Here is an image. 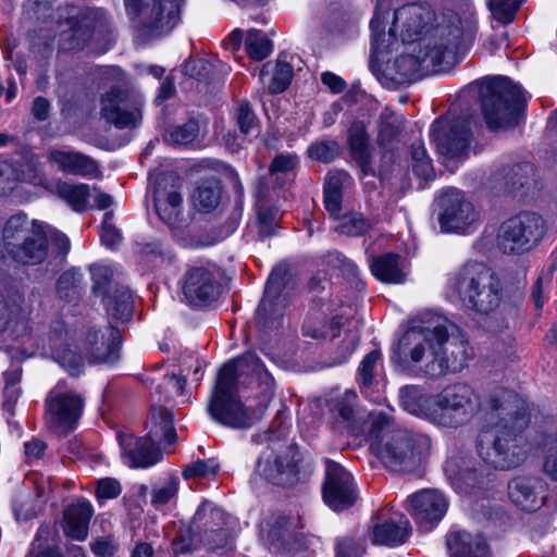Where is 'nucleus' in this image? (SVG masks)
Wrapping results in <instances>:
<instances>
[{"label":"nucleus","mask_w":557,"mask_h":557,"mask_svg":"<svg viewBox=\"0 0 557 557\" xmlns=\"http://www.w3.org/2000/svg\"><path fill=\"white\" fill-rule=\"evenodd\" d=\"M393 360L440 377L460 372L469 358L468 341L446 317L426 312L411 322L393 349Z\"/></svg>","instance_id":"obj_1"},{"label":"nucleus","mask_w":557,"mask_h":557,"mask_svg":"<svg viewBox=\"0 0 557 557\" xmlns=\"http://www.w3.org/2000/svg\"><path fill=\"white\" fill-rule=\"evenodd\" d=\"M239 384H255L267 400L274 395L273 375L255 352H247L226 362L220 369L208 403V413L224 426L248 429L260 420L261 412L242 404L236 395Z\"/></svg>","instance_id":"obj_2"},{"label":"nucleus","mask_w":557,"mask_h":557,"mask_svg":"<svg viewBox=\"0 0 557 557\" xmlns=\"http://www.w3.org/2000/svg\"><path fill=\"white\" fill-rule=\"evenodd\" d=\"M476 22L472 15L453 17L448 24L424 37L411 53L398 55L394 69L400 81L449 71L457 62L459 52H465L474 41Z\"/></svg>","instance_id":"obj_3"},{"label":"nucleus","mask_w":557,"mask_h":557,"mask_svg":"<svg viewBox=\"0 0 557 557\" xmlns=\"http://www.w3.org/2000/svg\"><path fill=\"white\" fill-rule=\"evenodd\" d=\"M510 397L511 393L503 388H497L488 395L486 408L491 410L492 416L496 412L499 420L482 428L476 438L480 458L499 470L516 468L527 457L522 431L529 424V417L523 410H509Z\"/></svg>","instance_id":"obj_4"},{"label":"nucleus","mask_w":557,"mask_h":557,"mask_svg":"<svg viewBox=\"0 0 557 557\" xmlns=\"http://www.w3.org/2000/svg\"><path fill=\"white\" fill-rule=\"evenodd\" d=\"M370 450L391 472L417 470L430 451V438L406 430L394 429L388 418L379 413L372 418L369 431Z\"/></svg>","instance_id":"obj_5"},{"label":"nucleus","mask_w":557,"mask_h":557,"mask_svg":"<svg viewBox=\"0 0 557 557\" xmlns=\"http://www.w3.org/2000/svg\"><path fill=\"white\" fill-rule=\"evenodd\" d=\"M448 288L463 307L481 315L494 313L506 297L500 277L481 261H468L451 273Z\"/></svg>","instance_id":"obj_6"},{"label":"nucleus","mask_w":557,"mask_h":557,"mask_svg":"<svg viewBox=\"0 0 557 557\" xmlns=\"http://www.w3.org/2000/svg\"><path fill=\"white\" fill-rule=\"evenodd\" d=\"M481 108L488 128H508L519 123L527 98L508 77L495 76L480 83Z\"/></svg>","instance_id":"obj_7"},{"label":"nucleus","mask_w":557,"mask_h":557,"mask_svg":"<svg viewBox=\"0 0 557 557\" xmlns=\"http://www.w3.org/2000/svg\"><path fill=\"white\" fill-rule=\"evenodd\" d=\"M3 247L15 262L25 265L40 264L49 253L48 237L42 224L29 220L25 213L14 214L5 222Z\"/></svg>","instance_id":"obj_8"},{"label":"nucleus","mask_w":557,"mask_h":557,"mask_svg":"<svg viewBox=\"0 0 557 557\" xmlns=\"http://www.w3.org/2000/svg\"><path fill=\"white\" fill-rule=\"evenodd\" d=\"M185 0H124L126 15L144 38L171 33L181 21Z\"/></svg>","instance_id":"obj_9"},{"label":"nucleus","mask_w":557,"mask_h":557,"mask_svg":"<svg viewBox=\"0 0 557 557\" xmlns=\"http://www.w3.org/2000/svg\"><path fill=\"white\" fill-rule=\"evenodd\" d=\"M547 230V222L541 214L523 211L500 224L496 245L506 255L529 252L542 242Z\"/></svg>","instance_id":"obj_10"},{"label":"nucleus","mask_w":557,"mask_h":557,"mask_svg":"<svg viewBox=\"0 0 557 557\" xmlns=\"http://www.w3.org/2000/svg\"><path fill=\"white\" fill-rule=\"evenodd\" d=\"M431 422L445 428L467 423L480 408L479 396L467 383H454L433 395Z\"/></svg>","instance_id":"obj_11"},{"label":"nucleus","mask_w":557,"mask_h":557,"mask_svg":"<svg viewBox=\"0 0 557 557\" xmlns=\"http://www.w3.org/2000/svg\"><path fill=\"white\" fill-rule=\"evenodd\" d=\"M473 125L474 116L471 114L436 119L432 124L431 139L437 152L449 159L467 158L473 140Z\"/></svg>","instance_id":"obj_12"},{"label":"nucleus","mask_w":557,"mask_h":557,"mask_svg":"<svg viewBox=\"0 0 557 557\" xmlns=\"http://www.w3.org/2000/svg\"><path fill=\"white\" fill-rule=\"evenodd\" d=\"M288 283L287 268L275 267L268 278L264 296L257 309L256 323L259 330L267 333L283 325L284 312L288 305Z\"/></svg>","instance_id":"obj_13"},{"label":"nucleus","mask_w":557,"mask_h":557,"mask_svg":"<svg viewBox=\"0 0 557 557\" xmlns=\"http://www.w3.org/2000/svg\"><path fill=\"white\" fill-rule=\"evenodd\" d=\"M84 397L60 385L52 388L45 400V421L49 430L65 435L72 432L83 414Z\"/></svg>","instance_id":"obj_14"},{"label":"nucleus","mask_w":557,"mask_h":557,"mask_svg":"<svg viewBox=\"0 0 557 557\" xmlns=\"http://www.w3.org/2000/svg\"><path fill=\"white\" fill-rule=\"evenodd\" d=\"M453 17H460L457 14H449L443 18L441 24L433 26L435 13L429 4L409 3L395 11L393 26L389 35L393 36L397 28H400V37L404 42H413L424 37L434 35L436 29L449 23Z\"/></svg>","instance_id":"obj_15"},{"label":"nucleus","mask_w":557,"mask_h":557,"mask_svg":"<svg viewBox=\"0 0 557 557\" xmlns=\"http://www.w3.org/2000/svg\"><path fill=\"white\" fill-rule=\"evenodd\" d=\"M300 455L295 444L282 449L269 446L258 458L255 473L278 486L294 485L298 481Z\"/></svg>","instance_id":"obj_16"},{"label":"nucleus","mask_w":557,"mask_h":557,"mask_svg":"<svg viewBox=\"0 0 557 557\" xmlns=\"http://www.w3.org/2000/svg\"><path fill=\"white\" fill-rule=\"evenodd\" d=\"M226 517L224 511L212 502L205 500L198 507L190 522V532L198 539L199 544L215 550L228 543V531L224 528Z\"/></svg>","instance_id":"obj_17"},{"label":"nucleus","mask_w":557,"mask_h":557,"mask_svg":"<svg viewBox=\"0 0 557 557\" xmlns=\"http://www.w3.org/2000/svg\"><path fill=\"white\" fill-rule=\"evenodd\" d=\"M141 99L128 89L113 87L101 99V115L117 128L136 127L141 120Z\"/></svg>","instance_id":"obj_18"},{"label":"nucleus","mask_w":557,"mask_h":557,"mask_svg":"<svg viewBox=\"0 0 557 557\" xmlns=\"http://www.w3.org/2000/svg\"><path fill=\"white\" fill-rule=\"evenodd\" d=\"M438 223L444 233L466 231L476 220V211L461 190L447 188L437 197Z\"/></svg>","instance_id":"obj_19"},{"label":"nucleus","mask_w":557,"mask_h":557,"mask_svg":"<svg viewBox=\"0 0 557 557\" xmlns=\"http://www.w3.org/2000/svg\"><path fill=\"white\" fill-rule=\"evenodd\" d=\"M67 30L61 34V42L64 49H83L96 30H101L109 25L108 14L102 9L86 8L66 20Z\"/></svg>","instance_id":"obj_20"},{"label":"nucleus","mask_w":557,"mask_h":557,"mask_svg":"<svg viewBox=\"0 0 557 557\" xmlns=\"http://www.w3.org/2000/svg\"><path fill=\"white\" fill-rule=\"evenodd\" d=\"M181 288L186 302L193 307H206L221 294V283L215 273L206 267H191L181 278Z\"/></svg>","instance_id":"obj_21"},{"label":"nucleus","mask_w":557,"mask_h":557,"mask_svg":"<svg viewBox=\"0 0 557 557\" xmlns=\"http://www.w3.org/2000/svg\"><path fill=\"white\" fill-rule=\"evenodd\" d=\"M322 494L325 504L335 511L351 507L358 497L351 474L332 460L326 461Z\"/></svg>","instance_id":"obj_22"},{"label":"nucleus","mask_w":557,"mask_h":557,"mask_svg":"<svg viewBox=\"0 0 557 557\" xmlns=\"http://www.w3.org/2000/svg\"><path fill=\"white\" fill-rule=\"evenodd\" d=\"M175 182L168 176L158 180L153 194L154 210L170 228H183L188 225V216L184 213L183 198Z\"/></svg>","instance_id":"obj_23"},{"label":"nucleus","mask_w":557,"mask_h":557,"mask_svg":"<svg viewBox=\"0 0 557 557\" xmlns=\"http://www.w3.org/2000/svg\"><path fill=\"white\" fill-rule=\"evenodd\" d=\"M24 296L18 292L0 293V342L15 341L28 333Z\"/></svg>","instance_id":"obj_24"},{"label":"nucleus","mask_w":557,"mask_h":557,"mask_svg":"<svg viewBox=\"0 0 557 557\" xmlns=\"http://www.w3.org/2000/svg\"><path fill=\"white\" fill-rule=\"evenodd\" d=\"M510 502L523 511L539 510L547 499V485L535 475H517L507 485Z\"/></svg>","instance_id":"obj_25"},{"label":"nucleus","mask_w":557,"mask_h":557,"mask_svg":"<svg viewBox=\"0 0 557 557\" xmlns=\"http://www.w3.org/2000/svg\"><path fill=\"white\" fill-rule=\"evenodd\" d=\"M411 515L419 527L431 530L445 515L447 500L435 490H424L409 497Z\"/></svg>","instance_id":"obj_26"},{"label":"nucleus","mask_w":557,"mask_h":557,"mask_svg":"<svg viewBox=\"0 0 557 557\" xmlns=\"http://www.w3.org/2000/svg\"><path fill=\"white\" fill-rule=\"evenodd\" d=\"M119 442L124 458L128 459L131 467L148 468L162 458L157 444L145 437H135L132 434H120Z\"/></svg>","instance_id":"obj_27"},{"label":"nucleus","mask_w":557,"mask_h":557,"mask_svg":"<svg viewBox=\"0 0 557 557\" xmlns=\"http://www.w3.org/2000/svg\"><path fill=\"white\" fill-rule=\"evenodd\" d=\"M107 332V336L98 331L88 333V360L90 363L112 364L120 359L121 332L114 326H109Z\"/></svg>","instance_id":"obj_28"},{"label":"nucleus","mask_w":557,"mask_h":557,"mask_svg":"<svg viewBox=\"0 0 557 557\" xmlns=\"http://www.w3.org/2000/svg\"><path fill=\"white\" fill-rule=\"evenodd\" d=\"M47 160L66 174L84 177L99 174L97 162L79 151L52 149Z\"/></svg>","instance_id":"obj_29"},{"label":"nucleus","mask_w":557,"mask_h":557,"mask_svg":"<svg viewBox=\"0 0 557 557\" xmlns=\"http://www.w3.org/2000/svg\"><path fill=\"white\" fill-rule=\"evenodd\" d=\"M347 143L352 160L358 164L364 175H374L375 170L371 161L370 137L362 121H354L347 132Z\"/></svg>","instance_id":"obj_30"},{"label":"nucleus","mask_w":557,"mask_h":557,"mask_svg":"<svg viewBox=\"0 0 557 557\" xmlns=\"http://www.w3.org/2000/svg\"><path fill=\"white\" fill-rule=\"evenodd\" d=\"M446 546L450 557H488L490 547L480 534L467 531H454L446 537Z\"/></svg>","instance_id":"obj_31"},{"label":"nucleus","mask_w":557,"mask_h":557,"mask_svg":"<svg viewBox=\"0 0 557 557\" xmlns=\"http://www.w3.org/2000/svg\"><path fill=\"white\" fill-rule=\"evenodd\" d=\"M411 534L409 520L399 516L397 519H387L372 527L371 541L373 544L398 546L404 544Z\"/></svg>","instance_id":"obj_32"},{"label":"nucleus","mask_w":557,"mask_h":557,"mask_svg":"<svg viewBox=\"0 0 557 557\" xmlns=\"http://www.w3.org/2000/svg\"><path fill=\"white\" fill-rule=\"evenodd\" d=\"M505 190L513 196H525L535 185V168L530 162H521L504 169Z\"/></svg>","instance_id":"obj_33"},{"label":"nucleus","mask_w":557,"mask_h":557,"mask_svg":"<svg viewBox=\"0 0 557 557\" xmlns=\"http://www.w3.org/2000/svg\"><path fill=\"white\" fill-rule=\"evenodd\" d=\"M92 516V507L87 502H78L64 510L63 531L77 541H84L88 533V523Z\"/></svg>","instance_id":"obj_34"},{"label":"nucleus","mask_w":557,"mask_h":557,"mask_svg":"<svg viewBox=\"0 0 557 557\" xmlns=\"http://www.w3.org/2000/svg\"><path fill=\"white\" fill-rule=\"evenodd\" d=\"M146 437L158 446L162 443L171 445L176 442L173 417L169 410L162 407L152 408Z\"/></svg>","instance_id":"obj_35"},{"label":"nucleus","mask_w":557,"mask_h":557,"mask_svg":"<svg viewBox=\"0 0 557 557\" xmlns=\"http://www.w3.org/2000/svg\"><path fill=\"white\" fill-rule=\"evenodd\" d=\"M108 314L119 321L125 322L133 314V298L126 286L116 285L102 297Z\"/></svg>","instance_id":"obj_36"},{"label":"nucleus","mask_w":557,"mask_h":557,"mask_svg":"<svg viewBox=\"0 0 557 557\" xmlns=\"http://www.w3.org/2000/svg\"><path fill=\"white\" fill-rule=\"evenodd\" d=\"M372 274L380 281L389 284H400L405 281V273L399 267V256L388 252L374 257L370 263Z\"/></svg>","instance_id":"obj_37"},{"label":"nucleus","mask_w":557,"mask_h":557,"mask_svg":"<svg viewBox=\"0 0 557 557\" xmlns=\"http://www.w3.org/2000/svg\"><path fill=\"white\" fill-rule=\"evenodd\" d=\"M399 396L405 410L431 421L430 412L434 409L433 395H425L416 386H405L400 389Z\"/></svg>","instance_id":"obj_38"},{"label":"nucleus","mask_w":557,"mask_h":557,"mask_svg":"<svg viewBox=\"0 0 557 557\" xmlns=\"http://www.w3.org/2000/svg\"><path fill=\"white\" fill-rule=\"evenodd\" d=\"M55 194L73 210L83 212L87 209L90 197V187L83 183L70 184L66 182H58L55 185Z\"/></svg>","instance_id":"obj_39"},{"label":"nucleus","mask_w":557,"mask_h":557,"mask_svg":"<svg viewBox=\"0 0 557 557\" xmlns=\"http://www.w3.org/2000/svg\"><path fill=\"white\" fill-rule=\"evenodd\" d=\"M271 74L269 83V91L271 94L283 92L290 84L293 77V69L285 61H277L275 64L265 63L260 71V79L263 81L265 75Z\"/></svg>","instance_id":"obj_40"},{"label":"nucleus","mask_w":557,"mask_h":557,"mask_svg":"<svg viewBox=\"0 0 557 557\" xmlns=\"http://www.w3.org/2000/svg\"><path fill=\"white\" fill-rule=\"evenodd\" d=\"M221 199V188L215 180H207L198 185L193 200L197 210L211 211L218 207Z\"/></svg>","instance_id":"obj_41"},{"label":"nucleus","mask_w":557,"mask_h":557,"mask_svg":"<svg viewBox=\"0 0 557 557\" xmlns=\"http://www.w3.org/2000/svg\"><path fill=\"white\" fill-rule=\"evenodd\" d=\"M83 275L72 269L63 272L57 281V294L61 299L75 301L81 296L79 284Z\"/></svg>","instance_id":"obj_42"},{"label":"nucleus","mask_w":557,"mask_h":557,"mask_svg":"<svg viewBox=\"0 0 557 557\" xmlns=\"http://www.w3.org/2000/svg\"><path fill=\"white\" fill-rule=\"evenodd\" d=\"M245 47L248 55L256 61L265 59L272 51V42L257 29H250L246 35Z\"/></svg>","instance_id":"obj_43"},{"label":"nucleus","mask_w":557,"mask_h":557,"mask_svg":"<svg viewBox=\"0 0 557 557\" xmlns=\"http://www.w3.org/2000/svg\"><path fill=\"white\" fill-rule=\"evenodd\" d=\"M198 134L199 124L191 119L183 125L171 126L164 135V140L171 145H188L198 137Z\"/></svg>","instance_id":"obj_44"},{"label":"nucleus","mask_w":557,"mask_h":557,"mask_svg":"<svg viewBox=\"0 0 557 557\" xmlns=\"http://www.w3.org/2000/svg\"><path fill=\"white\" fill-rule=\"evenodd\" d=\"M17 169L18 181L27 182L33 185H40L44 182V175L40 169V162L36 154L26 152L22 162L14 163Z\"/></svg>","instance_id":"obj_45"},{"label":"nucleus","mask_w":557,"mask_h":557,"mask_svg":"<svg viewBox=\"0 0 557 557\" xmlns=\"http://www.w3.org/2000/svg\"><path fill=\"white\" fill-rule=\"evenodd\" d=\"M410 151L413 173L422 180H433V165L424 146L421 143H413Z\"/></svg>","instance_id":"obj_46"},{"label":"nucleus","mask_w":557,"mask_h":557,"mask_svg":"<svg viewBox=\"0 0 557 557\" xmlns=\"http://www.w3.org/2000/svg\"><path fill=\"white\" fill-rule=\"evenodd\" d=\"M235 119L242 134L245 136L258 135L259 123L249 102L242 101L238 103L235 111Z\"/></svg>","instance_id":"obj_47"},{"label":"nucleus","mask_w":557,"mask_h":557,"mask_svg":"<svg viewBox=\"0 0 557 557\" xmlns=\"http://www.w3.org/2000/svg\"><path fill=\"white\" fill-rule=\"evenodd\" d=\"M52 355L54 360L64 368L71 375H78L84 367L83 358L69 347L57 348L53 346Z\"/></svg>","instance_id":"obj_48"},{"label":"nucleus","mask_w":557,"mask_h":557,"mask_svg":"<svg viewBox=\"0 0 557 557\" xmlns=\"http://www.w3.org/2000/svg\"><path fill=\"white\" fill-rule=\"evenodd\" d=\"M91 280L94 282L92 293L97 296L103 297L111 289V281L113 271L110 267L103 264H92L89 268Z\"/></svg>","instance_id":"obj_49"},{"label":"nucleus","mask_w":557,"mask_h":557,"mask_svg":"<svg viewBox=\"0 0 557 557\" xmlns=\"http://www.w3.org/2000/svg\"><path fill=\"white\" fill-rule=\"evenodd\" d=\"M311 159L329 163L334 161L341 153V146L336 140H321L312 144L308 148Z\"/></svg>","instance_id":"obj_50"},{"label":"nucleus","mask_w":557,"mask_h":557,"mask_svg":"<svg viewBox=\"0 0 557 557\" xmlns=\"http://www.w3.org/2000/svg\"><path fill=\"white\" fill-rule=\"evenodd\" d=\"M220 470L215 459L197 460L187 465L183 470V476L189 479L213 478Z\"/></svg>","instance_id":"obj_51"},{"label":"nucleus","mask_w":557,"mask_h":557,"mask_svg":"<svg viewBox=\"0 0 557 557\" xmlns=\"http://www.w3.org/2000/svg\"><path fill=\"white\" fill-rule=\"evenodd\" d=\"M178 484L176 478H169L161 484L154 485L151 491V504L160 507L170 503L177 495Z\"/></svg>","instance_id":"obj_52"},{"label":"nucleus","mask_w":557,"mask_h":557,"mask_svg":"<svg viewBox=\"0 0 557 557\" xmlns=\"http://www.w3.org/2000/svg\"><path fill=\"white\" fill-rule=\"evenodd\" d=\"M370 223L361 214L351 213L344 215L336 230L347 236H360L368 232Z\"/></svg>","instance_id":"obj_53"},{"label":"nucleus","mask_w":557,"mask_h":557,"mask_svg":"<svg viewBox=\"0 0 557 557\" xmlns=\"http://www.w3.org/2000/svg\"><path fill=\"white\" fill-rule=\"evenodd\" d=\"M524 0H490L493 16L503 24L512 22L516 12Z\"/></svg>","instance_id":"obj_54"},{"label":"nucleus","mask_w":557,"mask_h":557,"mask_svg":"<svg viewBox=\"0 0 557 557\" xmlns=\"http://www.w3.org/2000/svg\"><path fill=\"white\" fill-rule=\"evenodd\" d=\"M364 552V545L360 540L349 535L336 540L335 557H362Z\"/></svg>","instance_id":"obj_55"},{"label":"nucleus","mask_w":557,"mask_h":557,"mask_svg":"<svg viewBox=\"0 0 557 557\" xmlns=\"http://www.w3.org/2000/svg\"><path fill=\"white\" fill-rule=\"evenodd\" d=\"M23 15L27 21L45 22L51 16V4L49 0H26Z\"/></svg>","instance_id":"obj_56"},{"label":"nucleus","mask_w":557,"mask_h":557,"mask_svg":"<svg viewBox=\"0 0 557 557\" xmlns=\"http://www.w3.org/2000/svg\"><path fill=\"white\" fill-rule=\"evenodd\" d=\"M399 133V120L389 111L382 112L379 124V140L389 141Z\"/></svg>","instance_id":"obj_57"},{"label":"nucleus","mask_w":557,"mask_h":557,"mask_svg":"<svg viewBox=\"0 0 557 557\" xmlns=\"http://www.w3.org/2000/svg\"><path fill=\"white\" fill-rule=\"evenodd\" d=\"M381 359V351L375 349L370 351L361 361L359 371H358V381L364 385H371L374 377V369Z\"/></svg>","instance_id":"obj_58"},{"label":"nucleus","mask_w":557,"mask_h":557,"mask_svg":"<svg viewBox=\"0 0 557 557\" xmlns=\"http://www.w3.org/2000/svg\"><path fill=\"white\" fill-rule=\"evenodd\" d=\"M113 212L104 213L102 226L100 231V238L104 246L108 248H115L122 240V235L119 230L111 223Z\"/></svg>","instance_id":"obj_59"},{"label":"nucleus","mask_w":557,"mask_h":557,"mask_svg":"<svg viewBox=\"0 0 557 557\" xmlns=\"http://www.w3.org/2000/svg\"><path fill=\"white\" fill-rule=\"evenodd\" d=\"M18 181L17 169L13 162H0V196H7Z\"/></svg>","instance_id":"obj_60"},{"label":"nucleus","mask_w":557,"mask_h":557,"mask_svg":"<svg viewBox=\"0 0 557 557\" xmlns=\"http://www.w3.org/2000/svg\"><path fill=\"white\" fill-rule=\"evenodd\" d=\"M278 211L275 208H260L258 212L259 233L263 236L274 234Z\"/></svg>","instance_id":"obj_61"},{"label":"nucleus","mask_w":557,"mask_h":557,"mask_svg":"<svg viewBox=\"0 0 557 557\" xmlns=\"http://www.w3.org/2000/svg\"><path fill=\"white\" fill-rule=\"evenodd\" d=\"M211 71V63L203 59L190 60L184 65L185 74L197 81L207 79L210 76Z\"/></svg>","instance_id":"obj_62"},{"label":"nucleus","mask_w":557,"mask_h":557,"mask_svg":"<svg viewBox=\"0 0 557 557\" xmlns=\"http://www.w3.org/2000/svg\"><path fill=\"white\" fill-rule=\"evenodd\" d=\"M349 181L350 176L345 171L337 170L330 172L324 184V191L343 194V188Z\"/></svg>","instance_id":"obj_63"},{"label":"nucleus","mask_w":557,"mask_h":557,"mask_svg":"<svg viewBox=\"0 0 557 557\" xmlns=\"http://www.w3.org/2000/svg\"><path fill=\"white\" fill-rule=\"evenodd\" d=\"M195 544H199L197 537L190 532V527L186 531H181L172 542V549L174 554L188 553Z\"/></svg>","instance_id":"obj_64"}]
</instances>
